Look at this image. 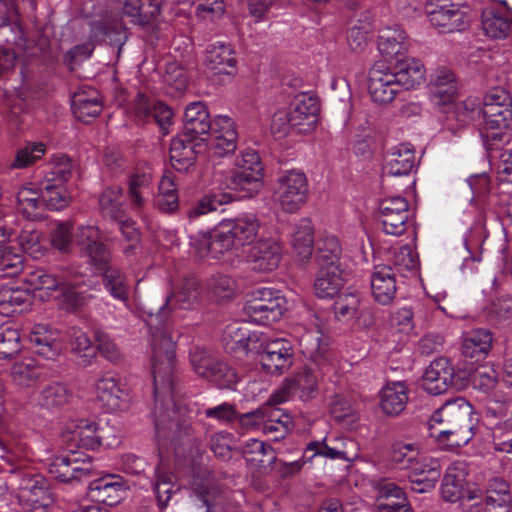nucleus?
Masks as SVG:
<instances>
[{
	"label": "nucleus",
	"mask_w": 512,
	"mask_h": 512,
	"mask_svg": "<svg viewBox=\"0 0 512 512\" xmlns=\"http://www.w3.org/2000/svg\"><path fill=\"white\" fill-rule=\"evenodd\" d=\"M29 341L35 354L48 360H54L61 351L58 333L47 325L38 324L30 333Z\"/></svg>",
	"instance_id": "33"
},
{
	"label": "nucleus",
	"mask_w": 512,
	"mask_h": 512,
	"mask_svg": "<svg viewBox=\"0 0 512 512\" xmlns=\"http://www.w3.org/2000/svg\"><path fill=\"white\" fill-rule=\"evenodd\" d=\"M27 282L34 290L58 291L57 299L69 312L81 309L90 298L89 278L76 265H59L52 273L36 270L29 274Z\"/></svg>",
	"instance_id": "2"
},
{
	"label": "nucleus",
	"mask_w": 512,
	"mask_h": 512,
	"mask_svg": "<svg viewBox=\"0 0 512 512\" xmlns=\"http://www.w3.org/2000/svg\"><path fill=\"white\" fill-rule=\"evenodd\" d=\"M378 512H413L403 490L395 484H387L376 500Z\"/></svg>",
	"instance_id": "46"
},
{
	"label": "nucleus",
	"mask_w": 512,
	"mask_h": 512,
	"mask_svg": "<svg viewBox=\"0 0 512 512\" xmlns=\"http://www.w3.org/2000/svg\"><path fill=\"white\" fill-rule=\"evenodd\" d=\"M46 151V146L41 142L28 143L17 150L14 160L10 167L13 169H23L39 160Z\"/></svg>",
	"instance_id": "56"
},
{
	"label": "nucleus",
	"mask_w": 512,
	"mask_h": 512,
	"mask_svg": "<svg viewBox=\"0 0 512 512\" xmlns=\"http://www.w3.org/2000/svg\"><path fill=\"white\" fill-rule=\"evenodd\" d=\"M275 195L285 212H296L307 200L308 181L306 175L299 170L284 172L277 179Z\"/></svg>",
	"instance_id": "8"
},
{
	"label": "nucleus",
	"mask_w": 512,
	"mask_h": 512,
	"mask_svg": "<svg viewBox=\"0 0 512 512\" xmlns=\"http://www.w3.org/2000/svg\"><path fill=\"white\" fill-rule=\"evenodd\" d=\"M294 353L288 340L278 338L266 343L260 358L263 370L272 375H281L289 370Z\"/></svg>",
	"instance_id": "16"
},
{
	"label": "nucleus",
	"mask_w": 512,
	"mask_h": 512,
	"mask_svg": "<svg viewBox=\"0 0 512 512\" xmlns=\"http://www.w3.org/2000/svg\"><path fill=\"white\" fill-rule=\"evenodd\" d=\"M481 18L482 29L491 39L502 40L511 35L512 10L510 8H486Z\"/></svg>",
	"instance_id": "28"
},
{
	"label": "nucleus",
	"mask_w": 512,
	"mask_h": 512,
	"mask_svg": "<svg viewBox=\"0 0 512 512\" xmlns=\"http://www.w3.org/2000/svg\"><path fill=\"white\" fill-rule=\"evenodd\" d=\"M342 267L318 268L314 281V292L319 298H333L344 285Z\"/></svg>",
	"instance_id": "39"
},
{
	"label": "nucleus",
	"mask_w": 512,
	"mask_h": 512,
	"mask_svg": "<svg viewBox=\"0 0 512 512\" xmlns=\"http://www.w3.org/2000/svg\"><path fill=\"white\" fill-rule=\"evenodd\" d=\"M48 472L56 480L70 483L81 481L92 475L93 466L90 457L81 458L74 451L55 456L48 463Z\"/></svg>",
	"instance_id": "9"
},
{
	"label": "nucleus",
	"mask_w": 512,
	"mask_h": 512,
	"mask_svg": "<svg viewBox=\"0 0 512 512\" xmlns=\"http://www.w3.org/2000/svg\"><path fill=\"white\" fill-rule=\"evenodd\" d=\"M127 491L126 482L116 474H107L89 483L88 496L95 502L107 506L119 504Z\"/></svg>",
	"instance_id": "19"
},
{
	"label": "nucleus",
	"mask_w": 512,
	"mask_h": 512,
	"mask_svg": "<svg viewBox=\"0 0 512 512\" xmlns=\"http://www.w3.org/2000/svg\"><path fill=\"white\" fill-rule=\"evenodd\" d=\"M123 190L113 185L104 189L98 197L99 212L103 218L121 221L126 217V209L122 200Z\"/></svg>",
	"instance_id": "40"
},
{
	"label": "nucleus",
	"mask_w": 512,
	"mask_h": 512,
	"mask_svg": "<svg viewBox=\"0 0 512 512\" xmlns=\"http://www.w3.org/2000/svg\"><path fill=\"white\" fill-rule=\"evenodd\" d=\"M466 471L463 462L451 464L444 474L441 492L445 501L474 500L479 497L475 490L466 488Z\"/></svg>",
	"instance_id": "20"
},
{
	"label": "nucleus",
	"mask_w": 512,
	"mask_h": 512,
	"mask_svg": "<svg viewBox=\"0 0 512 512\" xmlns=\"http://www.w3.org/2000/svg\"><path fill=\"white\" fill-rule=\"evenodd\" d=\"M390 266L395 273L405 275L416 271L418 258L408 245H404L393 252Z\"/></svg>",
	"instance_id": "58"
},
{
	"label": "nucleus",
	"mask_w": 512,
	"mask_h": 512,
	"mask_svg": "<svg viewBox=\"0 0 512 512\" xmlns=\"http://www.w3.org/2000/svg\"><path fill=\"white\" fill-rule=\"evenodd\" d=\"M65 439L74 442L76 447L94 450L101 445H110L104 443L103 429L87 419L71 421L64 434Z\"/></svg>",
	"instance_id": "23"
},
{
	"label": "nucleus",
	"mask_w": 512,
	"mask_h": 512,
	"mask_svg": "<svg viewBox=\"0 0 512 512\" xmlns=\"http://www.w3.org/2000/svg\"><path fill=\"white\" fill-rule=\"evenodd\" d=\"M151 183L152 174L149 170L137 169L130 175L127 197L133 211L141 212L146 207L148 199L153 195Z\"/></svg>",
	"instance_id": "30"
},
{
	"label": "nucleus",
	"mask_w": 512,
	"mask_h": 512,
	"mask_svg": "<svg viewBox=\"0 0 512 512\" xmlns=\"http://www.w3.org/2000/svg\"><path fill=\"white\" fill-rule=\"evenodd\" d=\"M229 199L230 198L224 194L205 196L187 211V217L189 219H195L209 212L216 211L222 204L227 203Z\"/></svg>",
	"instance_id": "63"
},
{
	"label": "nucleus",
	"mask_w": 512,
	"mask_h": 512,
	"mask_svg": "<svg viewBox=\"0 0 512 512\" xmlns=\"http://www.w3.org/2000/svg\"><path fill=\"white\" fill-rule=\"evenodd\" d=\"M371 290L376 302L390 304L397 291L396 273L390 265H376L371 274Z\"/></svg>",
	"instance_id": "29"
},
{
	"label": "nucleus",
	"mask_w": 512,
	"mask_h": 512,
	"mask_svg": "<svg viewBox=\"0 0 512 512\" xmlns=\"http://www.w3.org/2000/svg\"><path fill=\"white\" fill-rule=\"evenodd\" d=\"M24 259L16 248L7 243H0V270L7 276H16L22 272Z\"/></svg>",
	"instance_id": "55"
},
{
	"label": "nucleus",
	"mask_w": 512,
	"mask_h": 512,
	"mask_svg": "<svg viewBox=\"0 0 512 512\" xmlns=\"http://www.w3.org/2000/svg\"><path fill=\"white\" fill-rule=\"evenodd\" d=\"M102 274V283L106 291L116 300L126 302L129 299V283L125 274L111 263V257L104 265L94 266Z\"/></svg>",
	"instance_id": "32"
},
{
	"label": "nucleus",
	"mask_w": 512,
	"mask_h": 512,
	"mask_svg": "<svg viewBox=\"0 0 512 512\" xmlns=\"http://www.w3.org/2000/svg\"><path fill=\"white\" fill-rule=\"evenodd\" d=\"M227 189L238 193L239 197L251 198L263 186V174L232 170L224 180Z\"/></svg>",
	"instance_id": "38"
},
{
	"label": "nucleus",
	"mask_w": 512,
	"mask_h": 512,
	"mask_svg": "<svg viewBox=\"0 0 512 512\" xmlns=\"http://www.w3.org/2000/svg\"><path fill=\"white\" fill-rule=\"evenodd\" d=\"M163 0H126L123 14L131 17L132 22L144 26L159 16Z\"/></svg>",
	"instance_id": "43"
},
{
	"label": "nucleus",
	"mask_w": 512,
	"mask_h": 512,
	"mask_svg": "<svg viewBox=\"0 0 512 512\" xmlns=\"http://www.w3.org/2000/svg\"><path fill=\"white\" fill-rule=\"evenodd\" d=\"M74 242L80 254L88 259L93 267L104 265L111 253L102 242V234L94 225H80L74 232Z\"/></svg>",
	"instance_id": "11"
},
{
	"label": "nucleus",
	"mask_w": 512,
	"mask_h": 512,
	"mask_svg": "<svg viewBox=\"0 0 512 512\" xmlns=\"http://www.w3.org/2000/svg\"><path fill=\"white\" fill-rule=\"evenodd\" d=\"M226 227L220 222L219 226L208 235L195 240L193 247L196 255L200 258L210 257L218 260L232 250L236 244Z\"/></svg>",
	"instance_id": "21"
},
{
	"label": "nucleus",
	"mask_w": 512,
	"mask_h": 512,
	"mask_svg": "<svg viewBox=\"0 0 512 512\" xmlns=\"http://www.w3.org/2000/svg\"><path fill=\"white\" fill-rule=\"evenodd\" d=\"M314 230L311 221L302 219L295 226L292 234L291 246L293 253L299 261L306 262L310 259L314 244Z\"/></svg>",
	"instance_id": "47"
},
{
	"label": "nucleus",
	"mask_w": 512,
	"mask_h": 512,
	"mask_svg": "<svg viewBox=\"0 0 512 512\" xmlns=\"http://www.w3.org/2000/svg\"><path fill=\"white\" fill-rule=\"evenodd\" d=\"M342 248L338 239L325 236L317 242L315 261L318 268L342 267Z\"/></svg>",
	"instance_id": "48"
},
{
	"label": "nucleus",
	"mask_w": 512,
	"mask_h": 512,
	"mask_svg": "<svg viewBox=\"0 0 512 512\" xmlns=\"http://www.w3.org/2000/svg\"><path fill=\"white\" fill-rule=\"evenodd\" d=\"M282 259V247L280 243L269 237L262 238L252 244L246 261L249 267L256 272L267 273L278 268Z\"/></svg>",
	"instance_id": "13"
},
{
	"label": "nucleus",
	"mask_w": 512,
	"mask_h": 512,
	"mask_svg": "<svg viewBox=\"0 0 512 512\" xmlns=\"http://www.w3.org/2000/svg\"><path fill=\"white\" fill-rule=\"evenodd\" d=\"M311 364L298 372L293 378H288L283 385L270 396L272 403H284L299 393L302 400L313 397L317 390V383L320 376L330 370V364L326 358H322L318 352L309 351Z\"/></svg>",
	"instance_id": "4"
},
{
	"label": "nucleus",
	"mask_w": 512,
	"mask_h": 512,
	"mask_svg": "<svg viewBox=\"0 0 512 512\" xmlns=\"http://www.w3.org/2000/svg\"><path fill=\"white\" fill-rule=\"evenodd\" d=\"M198 280L195 276L184 277L177 289L161 305L155 315L150 313L147 324L151 331L152 372L154 383V424L157 434L168 436L167 430L175 432L180 438L192 432V416L184 417L187 407L176 402V386L174 381L175 342L164 318L168 311L175 308L192 309L198 299ZM192 414V410L188 411Z\"/></svg>",
	"instance_id": "1"
},
{
	"label": "nucleus",
	"mask_w": 512,
	"mask_h": 512,
	"mask_svg": "<svg viewBox=\"0 0 512 512\" xmlns=\"http://www.w3.org/2000/svg\"><path fill=\"white\" fill-rule=\"evenodd\" d=\"M21 338L18 330L10 326L0 327V357L12 358L21 351Z\"/></svg>",
	"instance_id": "59"
},
{
	"label": "nucleus",
	"mask_w": 512,
	"mask_h": 512,
	"mask_svg": "<svg viewBox=\"0 0 512 512\" xmlns=\"http://www.w3.org/2000/svg\"><path fill=\"white\" fill-rule=\"evenodd\" d=\"M368 89L372 100L380 104L391 103L403 91L390 69H372L369 73Z\"/></svg>",
	"instance_id": "27"
},
{
	"label": "nucleus",
	"mask_w": 512,
	"mask_h": 512,
	"mask_svg": "<svg viewBox=\"0 0 512 512\" xmlns=\"http://www.w3.org/2000/svg\"><path fill=\"white\" fill-rule=\"evenodd\" d=\"M155 477L156 481L154 484V494L157 500V504L160 510L165 509L169 501L171 499V496L173 493H175L176 490H174V475L164 470L161 467H158L155 471Z\"/></svg>",
	"instance_id": "50"
},
{
	"label": "nucleus",
	"mask_w": 512,
	"mask_h": 512,
	"mask_svg": "<svg viewBox=\"0 0 512 512\" xmlns=\"http://www.w3.org/2000/svg\"><path fill=\"white\" fill-rule=\"evenodd\" d=\"M408 401V388L404 382L388 383L380 392V407L390 416L399 415Z\"/></svg>",
	"instance_id": "42"
},
{
	"label": "nucleus",
	"mask_w": 512,
	"mask_h": 512,
	"mask_svg": "<svg viewBox=\"0 0 512 512\" xmlns=\"http://www.w3.org/2000/svg\"><path fill=\"white\" fill-rule=\"evenodd\" d=\"M205 63L217 74L233 75L237 66L235 51L230 44H212L206 51Z\"/></svg>",
	"instance_id": "35"
},
{
	"label": "nucleus",
	"mask_w": 512,
	"mask_h": 512,
	"mask_svg": "<svg viewBox=\"0 0 512 512\" xmlns=\"http://www.w3.org/2000/svg\"><path fill=\"white\" fill-rule=\"evenodd\" d=\"M42 370L33 359L16 362L11 368L13 381L20 386H31L40 379Z\"/></svg>",
	"instance_id": "53"
},
{
	"label": "nucleus",
	"mask_w": 512,
	"mask_h": 512,
	"mask_svg": "<svg viewBox=\"0 0 512 512\" xmlns=\"http://www.w3.org/2000/svg\"><path fill=\"white\" fill-rule=\"evenodd\" d=\"M40 191L45 207L50 210H61L69 204V197L61 184L41 182Z\"/></svg>",
	"instance_id": "54"
},
{
	"label": "nucleus",
	"mask_w": 512,
	"mask_h": 512,
	"mask_svg": "<svg viewBox=\"0 0 512 512\" xmlns=\"http://www.w3.org/2000/svg\"><path fill=\"white\" fill-rule=\"evenodd\" d=\"M468 384L469 373L464 370L455 371L451 361L446 357L433 360L419 380L420 387L435 396L449 389L463 390Z\"/></svg>",
	"instance_id": "6"
},
{
	"label": "nucleus",
	"mask_w": 512,
	"mask_h": 512,
	"mask_svg": "<svg viewBox=\"0 0 512 512\" xmlns=\"http://www.w3.org/2000/svg\"><path fill=\"white\" fill-rule=\"evenodd\" d=\"M316 456H322L331 460L348 459L345 451L335 447H330L326 443L325 439L321 441H311L307 444L303 453V458L306 459V461H312Z\"/></svg>",
	"instance_id": "60"
},
{
	"label": "nucleus",
	"mask_w": 512,
	"mask_h": 512,
	"mask_svg": "<svg viewBox=\"0 0 512 512\" xmlns=\"http://www.w3.org/2000/svg\"><path fill=\"white\" fill-rule=\"evenodd\" d=\"M415 163L413 147L407 143L399 144L387 154L383 174L388 176L409 175L414 169Z\"/></svg>",
	"instance_id": "34"
},
{
	"label": "nucleus",
	"mask_w": 512,
	"mask_h": 512,
	"mask_svg": "<svg viewBox=\"0 0 512 512\" xmlns=\"http://www.w3.org/2000/svg\"><path fill=\"white\" fill-rule=\"evenodd\" d=\"M41 233L31 225L25 226L18 236V244L22 251L34 259L40 258L44 253L41 244Z\"/></svg>",
	"instance_id": "57"
},
{
	"label": "nucleus",
	"mask_w": 512,
	"mask_h": 512,
	"mask_svg": "<svg viewBox=\"0 0 512 512\" xmlns=\"http://www.w3.org/2000/svg\"><path fill=\"white\" fill-rule=\"evenodd\" d=\"M246 462L259 470L271 469L277 457L274 449L258 439H250L242 449Z\"/></svg>",
	"instance_id": "45"
},
{
	"label": "nucleus",
	"mask_w": 512,
	"mask_h": 512,
	"mask_svg": "<svg viewBox=\"0 0 512 512\" xmlns=\"http://www.w3.org/2000/svg\"><path fill=\"white\" fill-rule=\"evenodd\" d=\"M441 476V466L437 459L420 457L409 472L411 489L418 493L432 490Z\"/></svg>",
	"instance_id": "26"
},
{
	"label": "nucleus",
	"mask_w": 512,
	"mask_h": 512,
	"mask_svg": "<svg viewBox=\"0 0 512 512\" xmlns=\"http://www.w3.org/2000/svg\"><path fill=\"white\" fill-rule=\"evenodd\" d=\"M319 111L320 105L317 97L306 93L297 95L289 111L293 130L298 134H307L313 131Z\"/></svg>",
	"instance_id": "17"
},
{
	"label": "nucleus",
	"mask_w": 512,
	"mask_h": 512,
	"mask_svg": "<svg viewBox=\"0 0 512 512\" xmlns=\"http://www.w3.org/2000/svg\"><path fill=\"white\" fill-rule=\"evenodd\" d=\"M392 74L397 77L402 90L413 89L425 82V68L420 60L412 57L395 59Z\"/></svg>",
	"instance_id": "31"
},
{
	"label": "nucleus",
	"mask_w": 512,
	"mask_h": 512,
	"mask_svg": "<svg viewBox=\"0 0 512 512\" xmlns=\"http://www.w3.org/2000/svg\"><path fill=\"white\" fill-rule=\"evenodd\" d=\"M244 310L253 321L271 325L279 321L286 311V299L280 291L267 287L258 288L251 293Z\"/></svg>",
	"instance_id": "7"
},
{
	"label": "nucleus",
	"mask_w": 512,
	"mask_h": 512,
	"mask_svg": "<svg viewBox=\"0 0 512 512\" xmlns=\"http://www.w3.org/2000/svg\"><path fill=\"white\" fill-rule=\"evenodd\" d=\"M18 497L33 510L47 508L54 502L49 482L42 475L25 473L19 479Z\"/></svg>",
	"instance_id": "12"
},
{
	"label": "nucleus",
	"mask_w": 512,
	"mask_h": 512,
	"mask_svg": "<svg viewBox=\"0 0 512 512\" xmlns=\"http://www.w3.org/2000/svg\"><path fill=\"white\" fill-rule=\"evenodd\" d=\"M71 231V223L58 222L51 233V243L53 247L62 253H67L74 239V235H72Z\"/></svg>",
	"instance_id": "64"
},
{
	"label": "nucleus",
	"mask_w": 512,
	"mask_h": 512,
	"mask_svg": "<svg viewBox=\"0 0 512 512\" xmlns=\"http://www.w3.org/2000/svg\"><path fill=\"white\" fill-rule=\"evenodd\" d=\"M212 130L213 121L207 105L202 101L189 103L185 108L181 133L205 143Z\"/></svg>",
	"instance_id": "18"
},
{
	"label": "nucleus",
	"mask_w": 512,
	"mask_h": 512,
	"mask_svg": "<svg viewBox=\"0 0 512 512\" xmlns=\"http://www.w3.org/2000/svg\"><path fill=\"white\" fill-rule=\"evenodd\" d=\"M238 134L234 121L228 116H217L213 121V130L207 137L216 156L233 153L237 147Z\"/></svg>",
	"instance_id": "24"
},
{
	"label": "nucleus",
	"mask_w": 512,
	"mask_h": 512,
	"mask_svg": "<svg viewBox=\"0 0 512 512\" xmlns=\"http://www.w3.org/2000/svg\"><path fill=\"white\" fill-rule=\"evenodd\" d=\"M96 400L109 412L124 410L130 400L129 392L118 377L102 375L95 384Z\"/></svg>",
	"instance_id": "14"
},
{
	"label": "nucleus",
	"mask_w": 512,
	"mask_h": 512,
	"mask_svg": "<svg viewBox=\"0 0 512 512\" xmlns=\"http://www.w3.org/2000/svg\"><path fill=\"white\" fill-rule=\"evenodd\" d=\"M427 14L431 25L441 33L463 31L470 22L468 13L455 3L435 5Z\"/></svg>",
	"instance_id": "15"
},
{
	"label": "nucleus",
	"mask_w": 512,
	"mask_h": 512,
	"mask_svg": "<svg viewBox=\"0 0 512 512\" xmlns=\"http://www.w3.org/2000/svg\"><path fill=\"white\" fill-rule=\"evenodd\" d=\"M392 460L401 469H411L419 457V450L415 444L399 442L393 446Z\"/></svg>",
	"instance_id": "61"
},
{
	"label": "nucleus",
	"mask_w": 512,
	"mask_h": 512,
	"mask_svg": "<svg viewBox=\"0 0 512 512\" xmlns=\"http://www.w3.org/2000/svg\"><path fill=\"white\" fill-rule=\"evenodd\" d=\"M473 407L463 398L447 401L437 409L431 420L435 422H446L450 429H453L454 439H451L450 446L461 447L466 445L474 436L475 424L472 418Z\"/></svg>",
	"instance_id": "5"
},
{
	"label": "nucleus",
	"mask_w": 512,
	"mask_h": 512,
	"mask_svg": "<svg viewBox=\"0 0 512 512\" xmlns=\"http://www.w3.org/2000/svg\"><path fill=\"white\" fill-rule=\"evenodd\" d=\"M72 176L71 159L66 155L55 156L47 165L45 178L42 182L63 185Z\"/></svg>",
	"instance_id": "52"
},
{
	"label": "nucleus",
	"mask_w": 512,
	"mask_h": 512,
	"mask_svg": "<svg viewBox=\"0 0 512 512\" xmlns=\"http://www.w3.org/2000/svg\"><path fill=\"white\" fill-rule=\"evenodd\" d=\"M73 391L63 382L53 381L39 389L35 395V406L54 414L63 410L72 400Z\"/></svg>",
	"instance_id": "22"
},
{
	"label": "nucleus",
	"mask_w": 512,
	"mask_h": 512,
	"mask_svg": "<svg viewBox=\"0 0 512 512\" xmlns=\"http://www.w3.org/2000/svg\"><path fill=\"white\" fill-rule=\"evenodd\" d=\"M204 143L180 133L170 144V161L177 171H187L194 165L197 154L201 153Z\"/></svg>",
	"instance_id": "25"
},
{
	"label": "nucleus",
	"mask_w": 512,
	"mask_h": 512,
	"mask_svg": "<svg viewBox=\"0 0 512 512\" xmlns=\"http://www.w3.org/2000/svg\"><path fill=\"white\" fill-rule=\"evenodd\" d=\"M360 297L356 293L344 292L337 295L333 303L335 317L342 322H350L359 316Z\"/></svg>",
	"instance_id": "49"
},
{
	"label": "nucleus",
	"mask_w": 512,
	"mask_h": 512,
	"mask_svg": "<svg viewBox=\"0 0 512 512\" xmlns=\"http://www.w3.org/2000/svg\"><path fill=\"white\" fill-rule=\"evenodd\" d=\"M189 357L194 372L205 379L220 362V359L214 356L209 350L200 346L192 347Z\"/></svg>",
	"instance_id": "51"
},
{
	"label": "nucleus",
	"mask_w": 512,
	"mask_h": 512,
	"mask_svg": "<svg viewBox=\"0 0 512 512\" xmlns=\"http://www.w3.org/2000/svg\"><path fill=\"white\" fill-rule=\"evenodd\" d=\"M411 212L409 203L402 196H391L379 203V220L386 234L401 236L408 228Z\"/></svg>",
	"instance_id": "10"
},
{
	"label": "nucleus",
	"mask_w": 512,
	"mask_h": 512,
	"mask_svg": "<svg viewBox=\"0 0 512 512\" xmlns=\"http://www.w3.org/2000/svg\"><path fill=\"white\" fill-rule=\"evenodd\" d=\"M406 39V33L399 25L382 28L378 36V49L388 60L396 59L406 53Z\"/></svg>",
	"instance_id": "37"
},
{
	"label": "nucleus",
	"mask_w": 512,
	"mask_h": 512,
	"mask_svg": "<svg viewBox=\"0 0 512 512\" xmlns=\"http://www.w3.org/2000/svg\"><path fill=\"white\" fill-rule=\"evenodd\" d=\"M478 113L483 116L481 136L489 152H496L509 143L506 130L512 120V103L506 93L495 90L487 94Z\"/></svg>",
	"instance_id": "3"
},
{
	"label": "nucleus",
	"mask_w": 512,
	"mask_h": 512,
	"mask_svg": "<svg viewBox=\"0 0 512 512\" xmlns=\"http://www.w3.org/2000/svg\"><path fill=\"white\" fill-rule=\"evenodd\" d=\"M227 226L229 234L232 236L235 244L245 245L251 243L259 230L260 224L255 215L246 214L235 219L223 220L221 222Z\"/></svg>",
	"instance_id": "44"
},
{
	"label": "nucleus",
	"mask_w": 512,
	"mask_h": 512,
	"mask_svg": "<svg viewBox=\"0 0 512 512\" xmlns=\"http://www.w3.org/2000/svg\"><path fill=\"white\" fill-rule=\"evenodd\" d=\"M72 112L84 123H89L102 111V104L96 90L79 91L72 97Z\"/></svg>",
	"instance_id": "41"
},
{
	"label": "nucleus",
	"mask_w": 512,
	"mask_h": 512,
	"mask_svg": "<svg viewBox=\"0 0 512 512\" xmlns=\"http://www.w3.org/2000/svg\"><path fill=\"white\" fill-rule=\"evenodd\" d=\"M220 389L232 388L238 381L235 370L224 361H221L206 378Z\"/></svg>",
	"instance_id": "62"
},
{
	"label": "nucleus",
	"mask_w": 512,
	"mask_h": 512,
	"mask_svg": "<svg viewBox=\"0 0 512 512\" xmlns=\"http://www.w3.org/2000/svg\"><path fill=\"white\" fill-rule=\"evenodd\" d=\"M492 334L488 329L477 328L466 332L462 337L461 351L466 358L480 361L492 347Z\"/></svg>",
	"instance_id": "36"
}]
</instances>
